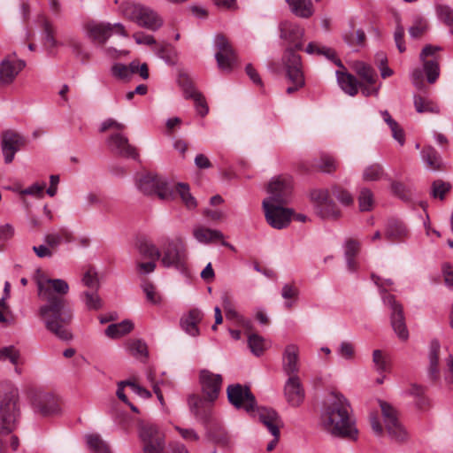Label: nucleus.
Segmentation results:
<instances>
[{
  "label": "nucleus",
  "mask_w": 453,
  "mask_h": 453,
  "mask_svg": "<svg viewBox=\"0 0 453 453\" xmlns=\"http://www.w3.org/2000/svg\"><path fill=\"white\" fill-rule=\"evenodd\" d=\"M248 345L253 355L260 357L267 349L266 341L261 335L250 334L248 336Z\"/></svg>",
  "instance_id": "obj_39"
},
{
  "label": "nucleus",
  "mask_w": 453,
  "mask_h": 453,
  "mask_svg": "<svg viewBox=\"0 0 453 453\" xmlns=\"http://www.w3.org/2000/svg\"><path fill=\"white\" fill-rule=\"evenodd\" d=\"M136 186L144 195H155L163 201H169L173 198V189L168 181L157 173L141 174L136 180Z\"/></svg>",
  "instance_id": "obj_5"
},
{
  "label": "nucleus",
  "mask_w": 453,
  "mask_h": 453,
  "mask_svg": "<svg viewBox=\"0 0 453 453\" xmlns=\"http://www.w3.org/2000/svg\"><path fill=\"white\" fill-rule=\"evenodd\" d=\"M424 70L429 83H434L439 76V65L434 60L424 61Z\"/></svg>",
  "instance_id": "obj_55"
},
{
  "label": "nucleus",
  "mask_w": 453,
  "mask_h": 453,
  "mask_svg": "<svg viewBox=\"0 0 453 453\" xmlns=\"http://www.w3.org/2000/svg\"><path fill=\"white\" fill-rule=\"evenodd\" d=\"M215 46L218 51L215 54L218 66L220 70L231 72L238 64V58L232 45L223 35H217Z\"/></svg>",
  "instance_id": "obj_12"
},
{
  "label": "nucleus",
  "mask_w": 453,
  "mask_h": 453,
  "mask_svg": "<svg viewBox=\"0 0 453 453\" xmlns=\"http://www.w3.org/2000/svg\"><path fill=\"white\" fill-rule=\"evenodd\" d=\"M32 405L35 412L42 416L53 414L58 411L56 398L50 393H38L34 395Z\"/></svg>",
  "instance_id": "obj_23"
},
{
  "label": "nucleus",
  "mask_w": 453,
  "mask_h": 453,
  "mask_svg": "<svg viewBox=\"0 0 453 453\" xmlns=\"http://www.w3.org/2000/svg\"><path fill=\"white\" fill-rule=\"evenodd\" d=\"M160 262L165 267L183 271L186 265V249L180 239L164 238L160 242Z\"/></svg>",
  "instance_id": "obj_6"
},
{
  "label": "nucleus",
  "mask_w": 453,
  "mask_h": 453,
  "mask_svg": "<svg viewBox=\"0 0 453 453\" xmlns=\"http://www.w3.org/2000/svg\"><path fill=\"white\" fill-rule=\"evenodd\" d=\"M127 347L130 354L135 357H145L148 355L147 345L140 339L130 340Z\"/></svg>",
  "instance_id": "obj_45"
},
{
  "label": "nucleus",
  "mask_w": 453,
  "mask_h": 453,
  "mask_svg": "<svg viewBox=\"0 0 453 453\" xmlns=\"http://www.w3.org/2000/svg\"><path fill=\"white\" fill-rule=\"evenodd\" d=\"M321 426L336 437L357 438L358 431L351 416L350 404L342 394H331L321 414Z\"/></svg>",
  "instance_id": "obj_2"
},
{
  "label": "nucleus",
  "mask_w": 453,
  "mask_h": 453,
  "mask_svg": "<svg viewBox=\"0 0 453 453\" xmlns=\"http://www.w3.org/2000/svg\"><path fill=\"white\" fill-rule=\"evenodd\" d=\"M305 51L308 54H318V55L325 56L327 59L331 60L337 66L343 68V65H342L341 59L338 58L335 50H333L332 48H328L326 46H320L315 42H310L307 45Z\"/></svg>",
  "instance_id": "obj_31"
},
{
  "label": "nucleus",
  "mask_w": 453,
  "mask_h": 453,
  "mask_svg": "<svg viewBox=\"0 0 453 453\" xmlns=\"http://www.w3.org/2000/svg\"><path fill=\"white\" fill-rule=\"evenodd\" d=\"M332 193L335 198L343 205L348 206L353 203V196L346 189L338 186H334L332 188Z\"/></svg>",
  "instance_id": "obj_56"
},
{
  "label": "nucleus",
  "mask_w": 453,
  "mask_h": 453,
  "mask_svg": "<svg viewBox=\"0 0 453 453\" xmlns=\"http://www.w3.org/2000/svg\"><path fill=\"white\" fill-rule=\"evenodd\" d=\"M184 94L186 98H192L195 101L196 111L201 116L203 117L208 113V106L203 96L192 84H188L184 87Z\"/></svg>",
  "instance_id": "obj_32"
},
{
  "label": "nucleus",
  "mask_w": 453,
  "mask_h": 453,
  "mask_svg": "<svg viewBox=\"0 0 453 453\" xmlns=\"http://www.w3.org/2000/svg\"><path fill=\"white\" fill-rule=\"evenodd\" d=\"M142 290L146 295V298L153 304L160 302L159 296L156 293L154 285L150 281H144L142 285Z\"/></svg>",
  "instance_id": "obj_60"
},
{
  "label": "nucleus",
  "mask_w": 453,
  "mask_h": 453,
  "mask_svg": "<svg viewBox=\"0 0 453 453\" xmlns=\"http://www.w3.org/2000/svg\"><path fill=\"white\" fill-rule=\"evenodd\" d=\"M391 190L392 192L401 198L402 200H410L411 197V192L408 189L403 183L399 181H392L391 182Z\"/></svg>",
  "instance_id": "obj_58"
},
{
  "label": "nucleus",
  "mask_w": 453,
  "mask_h": 453,
  "mask_svg": "<svg viewBox=\"0 0 453 453\" xmlns=\"http://www.w3.org/2000/svg\"><path fill=\"white\" fill-rule=\"evenodd\" d=\"M280 37L284 40L288 48L301 50L303 46V38L304 35V29L299 25L290 22L282 21L279 26Z\"/></svg>",
  "instance_id": "obj_17"
},
{
  "label": "nucleus",
  "mask_w": 453,
  "mask_h": 453,
  "mask_svg": "<svg viewBox=\"0 0 453 453\" xmlns=\"http://www.w3.org/2000/svg\"><path fill=\"white\" fill-rule=\"evenodd\" d=\"M36 285L38 296L46 302L39 308L46 329L61 340L72 339L73 310L64 297L69 291L68 283L61 279L37 278Z\"/></svg>",
  "instance_id": "obj_1"
},
{
  "label": "nucleus",
  "mask_w": 453,
  "mask_h": 453,
  "mask_svg": "<svg viewBox=\"0 0 453 453\" xmlns=\"http://www.w3.org/2000/svg\"><path fill=\"white\" fill-rule=\"evenodd\" d=\"M314 165L321 172L327 173L335 171L337 167L334 159L328 155H321L319 158L316 160Z\"/></svg>",
  "instance_id": "obj_52"
},
{
  "label": "nucleus",
  "mask_w": 453,
  "mask_h": 453,
  "mask_svg": "<svg viewBox=\"0 0 453 453\" xmlns=\"http://www.w3.org/2000/svg\"><path fill=\"white\" fill-rule=\"evenodd\" d=\"M42 29L44 44L48 48L50 54L53 53V49L59 45H65L71 48L75 54H80L81 52V42L78 37L74 35H66L64 37L62 42L57 41L55 38V28L52 23L46 18L42 19Z\"/></svg>",
  "instance_id": "obj_8"
},
{
  "label": "nucleus",
  "mask_w": 453,
  "mask_h": 453,
  "mask_svg": "<svg viewBox=\"0 0 453 453\" xmlns=\"http://www.w3.org/2000/svg\"><path fill=\"white\" fill-rule=\"evenodd\" d=\"M382 299L384 304L391 311L390 321L393 330L401 340H407L409 332L405 325L403 305L396 301L395 296L390 294L383 296Z\"/></svg>",
  "instance_id": "obj_11"
},
{
  "label": "nucleus",
  "mask_w": 453,
  "mask_h": 453,
  "mask_svg": "<svg viewBox=\"0 0 453 453\" xmlns=\"http://www.w3.org/2000/svg\"><path fill=\"white\" fill-rule=\"evenodd\" d=\"M428 22L425 19L418 18L414 20L413 24L409 27V35L411 38L418 40L428 31Z\"/></svg>",
  "instance_id": "obj_44"
},
{
  "label": "nucleus",
  "mask_w": 453,
  "mask_h": 453,
  "mask_svg": "<svg viewBox=\"0 0 453 453\" xmlns=\"http://www.w3.org/2000/svg\"><path fill=\"white\" fill-rule=\"evenodd\" d=\"M293 190V180L288 175L274 177L270 181L267 192L269 196L264 200L286 204L288 203Z\"/></svg>",
  "instance_id": "obj_9"
},
{
  "label": "nucleus",
  "mask_w": 453,
  "mask_h": 453,
  "mask_svg": "<svg viewBox=\"0 0 453 453\" xmlns=\"http://www.w3.org/2000/svg\"><path fill=\"white\" fill-rule=\"evenodd\" d=\"M299 348L296 344H288L282 354V368L289 377L297 375L299 372Z\"/></svg>",
  "instance_id": "obj_24"
},
{
  "label": "nucleus",
  "mask_w": 453,
  "mask_h": 453,
  "mask_svg": "<svg viewBox=\"0 0 453 453\" xmlns=\"http://www.w3.org/2000/svg\"><path fill=\"white\" fill-rule=\"evenodd\" d=\"M299 289L294 283H286L281 288V296L286 300L285 307L290 310L294 306V303L297 300Z\"/></svg>",
  "instance_id": "obj_40"
},
{
  "label": "nucleus",
  "mask_w": 453,
  "mask_h": 453,
  "mask_svg": "<svg viewBox=\"0 0 453 453\" xmlns=\"http://www.w3.org/2000/svg\"><path fill=\"white\" fill-rule=\"evenodd\" d=\"M24 145V138L18 133L8 130L2 136V151L4 157V162L10 164L12 162L15 153Z\"/></svg>",
  "instance_id": "obj_19"
},
{
  "label": "nucleus",
  "mask_w": 453,
  "mask_h": 453,
  "mask_svg": "<svg viewBox=\"0 0 453 453\" xmlns=\"http://www.w3.org/2000/svg\"><path fill=\"white\" fill-rule=\"evenodd\" d=\"M293 14L302 19H309L314 13L311 0H286Z\"/></svg>",
  "instance_id": "obj_29"
},
{
  "label": "nucleus",
  "mask_w": 453,
  "mask_h": 453,
  "mask_svg": "<svg viewBox=\"0 0 453 453\" xmlns=\"http://www.w3.org/2000/svg\"><path fill=\"white\" fill-rule=\"evenodd\" d=\"M137 44L153 45L156 43L154 37L150 35H146L142 32L134 33L133 35Z\"/></svg>",
  "instance_id": "obj_64"
},
{
  "label": "nucleus",
  "mask_w": 453,
  "mask_h": 453,
  "mask_svg": "<svg viewBox=\"0 0 453 453\" xmlns=\"http://www.w3.org/2000/svg\"><path fill=\"white\" fill-rule=\"evenodd\" d=\"M139 434L144 443V453H164L165 436L155 425L142 424Z\"/></svg>",
  "instance_id": "obj_13"
},
{
  "label": "nucleus",
  "mask_w": 453,
  "mask_h": 453,
  "mask_svg": "<svg viewBox=\"0 0 453 453\" xmlns=\"http://www.w3.org/2000/svg\"><path fill=\"white\" fill-rule=\"evenodd\" d=\"M296 49L287 48L282 56V64L286 70L287 78H294L302 81L304 77L301 57L295 51Z\"/></svg>",
  "instance_id": "obj_20"
},
{
  "label": "nucleus",
  "mask_w": 453,
  "mask_h": 453,
  "mask_svg": "<svg viewBox=\"0 0 453 453\" xmlns=\"http://www.w3.org/2000/svg\"><path fill=\"white\" fill-rule=\"evenodd\" d=\"M421 157L429 169L438 170L441 168V157L432 146L425 147L421 151Z\"/></svg>",
  "instance_id": "obj_37"
},
{
  "label": "nucleus",
  "mask_w": 453,
  "mask_h": 453,
  "mask_svg": "<svg viewBox=\"0 0 453 453\" xmlns=\"http://www.w3.org/2000/svg\"><path fill=\"white\" fill-rule=\"evenodd\" d=\"M24 67L25 62L22 60L4 59L0 64V82L4 84L12 82Z\"/></svg>",
  "instance_id": "obj_25"
},
{
  "label": "nucleus",
  "mask_w": 453,
  "mask_h": 453,
  "mask_svg": "<svg viewBox=\"0 0 453 453\" xmlns=\"http://www.w3.org/2000/svg\"><path fill=\"white\" fill-rule=\"evenodd\" d=\"M111 73L113 76L125 80L130 77L127 65L117 63L111 67Z\"/></svg>",
  "instance_id": "obj_63"
},
{
  "label": "nucleus",
  "mask_w": 453,
  "mask_h": 453,
  "mask_svg": "<svg viewBox=\"0 0 453 453\" xmlns=\"http://www.w3.org/2000/svg\"><path fill=\"white\" fill-rule=\"evenodd\" d=\"M362 176L365 181H377L384 178L386 174L381 165L372 164L364 169Z\"/></svg>",
  "instance_id": "obj_43"
},
{
  "label": "nucleus",
  "mask_w": 453,
  "mask_h": 453,
  "mask_svg": "<svg viewBox=\"0 0 453 453\" xmlns=\"http://www.w3.org/2000/svg\"><path fill=\"white\" fill-rule=\"evenodd\" d=\"M87 36L94 42L104 45L113 34V27L109 22L90 21L86 27Z\"/></svg>",
  "instance_id": "obj_21"
},
{
  "label": "nucleus",
  "mask_w": 453,
  "mask_h": 453,
  "mask_svg": "<svg viewBox=\"0 0 453 453\" xmlns=\"http://www.w3.org/2000/svg\"><path fill=\"white\" fill-rule=\"evenodd\" d=\"M394 40L400 53H403L406 50L405 42H404V28L402 25L398 24L395 27L394 33Z\"/></svg>",
  "instance_id": "obj_61"
},
{
  "label": "nucleus",
  "mask_w": 453,
  "mask_h": 453,
  "mask_svg": "<svg viewBox=\"0 0 453 453\" xmlns=\"http://www.w3.org/2000/svg\"><path fill=\"white\" fill-rule=\"evenodd\" d=\"M414 106L418 112H438L437 105L420 96H414Z\"/></svg>",
  "instance_id": "obj_49"
},
{
  "label": "nucleus",
  "mask_w": 453,
  "mask_h": 453,
  "mask_svg": "<svg viewBox=\"0 0 453 453\" xmlns=\"http://www.w3.org/2000/svg\"><path fill=\"white\" fill-rule=\"evenodd\" d=\"M106 144L111 151L119 156L133 159L139 157L135 147L129 143L127 137L121 132H115L109 135Z\"/></svg>",
  "instance_id": "obj_16"
},
{
  "label": "nucleus",
  "mask_w": 453,
  "mask_h": 453,
  "mask_svg": "<svg viewBox=\"0 0 453 453\" xmlns=\"http://www.w3.org/2000/svg\"><path fill=\"white\" fill-rule=\"evenodd\" d=\"M21 416L19 389L11 381L0 383V453H5L3 435L12 434Z\"/></svg>",
  "instance_id": "obj_3"
},
{
  "label": "nucleus",
  "mask_w": 453,
  "mask_h": 453,
  "mask_svg": "<svg viewBox=\"0 0 453 453\" xmlns=\"http://www.w3.org/2000/svg\"><path fill=\"white\" fill-rule=\"evenodd\" d=\"M266 222L273 228L282 229L291 221L292 211L281 203L264 200L262 203Z\"/></svg>",
  "instance_id": "obj_10"
},
{
  "label": "nucleus",
  "mask_w": 453,
  "mask_h": 453,
  "mask_svg": "<svg viewBox=\"0 0 453 453\" xmlns=\"http://www.w3.org/2000/svg\"><path fill=\"white\" fill-rule=\"evenodd\" d=\"M451 188V185L449 182H445L441 180H436L432 184V196L434 198H439L442 200L447 192Z\"/></svg>",
  "instance_id": "obj_53"
},
{
  "label": "nucleus",
  "mask_w": 453,
  "mask_h": 453,
  "mask_svg": "<svg viewBox=\"0 0 453 453\" xmlns=\"http://www.w3.org/2000/svg\"><path fill=\"white\" fill-rule=\"evenodd\" d=\"M440 344L437 341H433L430 345L429 353V372L433 377L438 374V361H439Z\"/></svg>",
  "instance_id": "obj_47"
},
{
  "label": "nucleus",
  "mask_w": 453,
  "mask_h": 453,
  "mask_svg": "<svg viewBox=\"0 0 453 453\" xmlns=\"http://www.w3.org/2000/svg\"><path fill=\"white\" fill-rule=\"evenodd\" d=\"M354 70L357 74L367 84L373 85L375 83L377 74L374 69L363 61H356L354 63Z\"/></svg>",
  "instance_id": "obj_34"
},
{
  "label": "nucleus",
  "mask_w": 453,
  "mask_h": 453,
  "mask_svg": "<svg viewBox=\"0 0 453 453\" xmlns=\"http://www.w3.org/2000/svg\"><path fill=\"white\" fill-rule=\"evenodd\" d=\"M372 362L375 369L379 372H384L388 371V361L383 356L381 350L375 349L372 353Z\"/></svg>",
  "instance_id": "obj_59"
},
{
  "label": "nucleus",
  "mask_w": 453,
  "mask_h": 453,
  "mask_svg": "<svg viewBox=\"0 0 453 453\" xmlns=\"http://www.w3.org/2000/svg\"><path fill=\"white\" fill-rule=\"evenodd\" d=\"M194 236L199 242L208 243L223 240L224 235L219 230H213L206 227H197L194 230Z\"/></svg>",
  "instance_id": "obj_35"
},
{
  "label": "nucleus",
  "mask_w": 453,
  "mask_h": 453,
  "mask_svg": "<svg viewBox=\"0 0 453 453\" xmlns=\"http://www.w3.org/2000/svg\"><path fill=\"white\" fill-rule=\"evenodd\" d=\"M81 297L86 307L89 310H98L102 306L97 290L90 289L89 291H85Z\"/></svg>",
  "instance_id": "obj_50"
},
{
  "label": "nucleus",
  "mask_w": 453,
  "mask_h": 453,
  "mask_svg": "<svg viewBox=\"0 0 453 453\" xmlns=\"http://www.w3.org/2000/svg\"><path fill=\"white\" fill-rule=\"evenodd\" d=\"M84 286L90 289L97 290L99 288V281L96 271L93 268H89L84 273L82 280Z\"/></svg>",
  "instance_id": "obj_57"
},
{
  "label": "nucleus",
  "mask_w": 453,
  "mask_h": 453,
  "mask_svg": "<svg viewBox=\"0 0 453 453\" xmlns=\"http://www.w3.org/2000/svg\"><path fill=\"white\" fill-rule=\"evenodd\" d=\"M386 430L390 438L395 441H403L408 438V433L398 418L397 411L388 403L379 400Z\"/></svg>",
  "instance_id": "obj_7"
},
{
  "label": "nucleus",
  "mask_w": 453,
  "mask_h": 453,
  "mask_svg": "<svg viewBox=\"0 0 453 453\" xmlns=\"http://www.w3.org/2000/svg\"><path fill=\"white\" fill-rule=\"evenodd\" d=\"M126 128L123 123L118 122L113 119H107L102 122L99 131L104 133L109 129H114L116 132H121Z\"/></svg>",
  "instance_id": "obj_62"
},
{
  "label": "nucleus",
  "mask_w": 453,
  "mask_h": 453,
  "mask_svg": "<svg viewBox=\"0 0 453 453\" xmlns=\"http://www.w3.org/2000/svg\"><path fill=\"white\" fill-rule=\"evenodd\" d=\"M134 328V324L130 320H123L120 323L111 324L105 329V334L112 339L119 338L128 333Z\"/></svg>",
  "instance_id": "obj_33"
},
{
  "label": "nucleus",
  "mask_w": 453,
  "mask_h": 453,
  "mask_svg": "<svg viewBox=\"0 0 453 453\" xmlns=\"http://www.w3.org/2000/svg\"><path fill=\"white\" fill-rule=\"evenodd\" d=\"M342 39L350 47H362L366 36L362 29L350 28L343 33Z\"/></svg>",
  "instance_id": "obj_36"
},
{
  "label": "nucleus",
  "mask_w": 453,
  "mask_h": 453,
  "mask_svg": "<svg viewBox=\"0 0 453 453\" xmlns=\"http://www.w3.org/2000/svg\"><path fill=\"white\" fill-rule=\"evenodd\" d=\"M20 358L19 351L14 346H7L0 349V361H9L16 365Z\"/></svg>",
  "instance_id": "obj_51"
},
{
  "label": "nucleus",
  "mask_w": 453,
  "mask_h": 453,
  "mask_svg": "<svg viewBox=\"0 0 453 453\" xmlns=\"http://www.w3.org/2000/svg\"><path fill=\"white\" fill-rule=\"evenodd\" d=\"M358 203L362 211H369L372 209L374 197L372 192L369 188H361L358 196Z\"/></svg>",
  "instance_id": "obj_46"
},
{
  "label": "nucleus",
  "mask_w": 453,
  "mask_h": 453,
  "mask_svg": "<svg viewBox=\"0 0 453 453\" xmlns=\"http://www.w3.org/2000/svg\"><path fill=\"white\" fill-rule=\"evenodd\" d=\"M176 191L180 195L182 203L188 210H193L197 206L196 198L192 196L189 191L188 185L185 183H178Z\"/></svg>",
  "instance_id": "obj_42"
},
{
  "label": "nucleus",
  "mask_w": 453,
  "mask_h": 453,
  "mask_svg": "<svg viewBox=\"0 0 453 453\" xmlns=\"http://www.w3.org/2000/svg\"><path fill=\"white\" fill-rule=\"evenodd\" d=\"M436 12L441 21L446 24L449 29L453 27V10L448 5H438Z\"/></svg>",
  "instance_id": "obj_54"
},
{
  "label": "nucleus",
  "mask_w": 453,
  "mask_h": 453,
  "mask_svg": "<svg viewBox=\"0 0 453 453\" xmlns=\"http://www.w3.org/2000/svg\"><path fill=\"white\" fill-rule=\"evenodd\" d=\"M200 383L206 400L213 402L218 398L221 389L222 377L219 374L212 373L208 370L200 372Z\"/></svg>",
  "instance_id": "obj_18"
},
{
  "label": "nucleus",
  "mask_w": 453,
  "mask_h": 453,
  "mask_svg": "<svg viewBox=\"0 0 453 453\" xmlns=\"http://www.w3.org/2000/svg\"><path fill=\"white\" fill-rule=\"evenodd\" d=\"M227 398L237 409H243L247 412L254 411L256 399L250 388L241 384L230 385L227 387Z\"/></svg>",
  "instance_id": "obj_14"
},
{
  "label": "nucleus",
  "mask_w": 453,
  "mask_h": 453,
  "mask_svg": "<svg viewBox=\"0 0 453 453\" xmlns=\"http://www.w3.org/2000/svg\"><path fill=\"white\" fill-rule=\"evenodd\" d=\"M311 198L315 203L317 213L324 219H335L340 215V211L329 197L326 189H315L311 193Z\"/></svg>",
  "instance_id": "obj_15"
},
{
  "label": "nucleus",
  "mask_w": 453,
  "mask_h": 453,
  "mask_svg": "<svg viewBox=\"0 0 453 453\" xmlns=\"http://www.w3.org/2000/svg\"><path fill=\"white\" fill-rule=\"evenodd\" d=\"M257 416L259 421L269 430L273 435H277L280 431L281 420L278 413L269 408H259L257 410Z\"/></svg>",
  "instance_id": "obj_26"
},
{
  "label": "nucleus",
  "mask_w": 453,
  "mask_h": 453,
  "mask_svg": "<svg viewBox=\"0 0 453 453\" xmlns=\"http://www.w3.org/2000/svg\"><path fill=\"white\" fill-rule=\"evenodd\" d=\"M122 13L129 20L151 31H157L163 25V19L155 11L141 4H124L122 5Z\"/></svg>",
  "instance_id": "obj_4"
},
{
  "label": "nucleus",
  "mask_w": 453,
  "mask_h": 453,
  "mask_svg": "<svg viewBox=\"0 0 453 453\" xmlns=\"http://www.w3.org/2000/svg\"><path fill=\"white\" fill-rule=\"evenodd\" d=\"M385 235L391 242H403L408 237L409 234L403 222L391 219L387 225Z\"/></svg>",
  "instance_id": "obj_28"
},
{
  "label": "nucleus",
  "mask_w": 453,
  "mask_h": 453,
  "mask_svg": "<svg viewBox=\"0 0 453 453\" xmlns=\"http://www.w3.org/2000/svg\"><path fill=\"white\" fill-rule=\"evenodd\" d=\"M337 82L341 88L348 95L354 96L357 94L359 82L352 74L336 71Z\"/></svg>",
  "instance_id": "obj_30"
},
{
  "label": "nucleus",
  "mask_w": 453,
  "mask_h": 453,
  "mask_svg": "<svg viewBox=\"0 0 453 453\" xmlns=\"http://www.w3.org/2000/svg\"><path fill=\"white\" fill-rule=\"evenodd\" d=\"M139 253L145 258L152 260L159 259L161 253L159 249L155 244L148 242H142L139 245Z\"/></svg>",
  "instance_id": "obj_48"
},
{
  "label": "nucleus",
  "mask_w": 453,
  "mask_h": 453,
  "mask_svg": "<svg viewBox=\"0 0 453 453\" xmlns=\"http://www.w3.org/2000/svg\"><path fill=\"white\" fill-rule=\"evenodd\" d=\"M203 317V312L198 309H192L188 314L181 319L180 324L183 330L191 336H197L199 329L197 325Z\"/></svg>",
  "instance_id": "obj_27"
},
{
  "label": "nucleus",
  "mask_w": 453,
  "mask_h": 453,
  "mask_svg": "<svg viewBox=\"0 0 453 453\" xmlns=\"http://www.w3.org/2000/svg\"><path fill=\"white\" fill-rule=\"evenodd\" d=\"M86 441L89 449L96 453H111L108 444L96 434H88Z\"/></svg>",
  "instance_id": "obj_41"
},
{
  "label": "nucleus",
  "mask_w": 453,
  "mask_h": 453,
  "mask_svg": "<svg viewBox=\"0 0 453 453\" xmlns=\"http://www.w3.org/2000/svg\"><path fill=\"white\" fill-rule=\"evenodd\" d=\"M71 240L72 234L65 229L58 233L48 234L44 236V242L50 250L57 248L63 241L70 242Z\"/></svg>",
  "instance_id": "obj_38"
},
{
  "label": "nucleus",
  "mask_w": 453,
  "mask_h": 453,
  "mask_svg": "<svg viewBox=\"0 0 453 453\" xmlns=\"http://www.w3.org/2000/svg\"><path fill=\"white\" fill-rule=\"evenodd\" d=\"M284 394L288 403L298 407L304 400V389L298 375L288 377L284 387Z\"/></svg>",
  "instance_id": "obj_22"
}]
</instances>
